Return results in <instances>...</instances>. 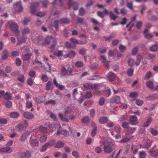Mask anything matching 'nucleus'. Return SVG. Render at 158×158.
Masks as SVG:
<instances>
[{"label": "nucleus", "instance_id": "nucleus-19", "mask_svg": "<svg viewBox=\"0 0 158 158\" xmlns=\"http://www.w3.org/2000/svg\"><path fill=\"white\" fill-rule=\"evenodd\" d=\"M108 78L110 81H114L115 78V74L112 72H109L108 74Z\"/></svg>", "mask_w": 158, "mask_h": 158}, {"label": "nucleus", "instance_id": "nucleus-43", "mask_svg": "<svg viewBox=\"0 0 158 158\" xmlns=\"http://www.w3.org/2000/svg\"><path fill=\"white\" fill-rule=\"evenodd\" d=\"M60 22L63 24H67L69 23V20L67 18H64L60 19Z\"/></svg>", "mask_w": 158, "mask_h": 158}, {"label": "nucleus", "instance_id": "nucleus-7", "mask_svg": "<svg viewBox=\"0 0 158 158\" xmlns=\"http://www.w3.org/2000/svg\"><path fill=\"white\" fill-rule=\"evenodd\" d=\"M20 157L22 158H29L31 155V152L29 150L20 153Z\"/></svg>", "mask_w": 158, "mask_h": 158}, {"label": "nucleus", "instance_id": "nucleus-47", "mask_svg": "<svg viewBox=\"0 0 158 158\" xmlns=\"http://www.w3.org/2000/svg\"><path fill=\"white\" fill-rule=\"evenodd\" d=\"M75 65L78 68H80L83 66L84 64L82 62L79 61L75 63Z\"/></svg>", "mask_w": 158, "mask_h": 158}, {"label": "nucleus", "instance_id": "nucleus-14", "mask_svg": "<svg viewBox=\"0 0 158 158\" xmlns=\"http://www.w3.org/2000/svg\"><path fill=\"white\" fill-rule=\"evenodd\" d=\"M23 116L25 118L27 119H31L33 118L34 116L32 113L27 111L24 113Z\"/></svg>", "mask_w": 158, "mask_h": 158}, {"label": "nucleus", "instance_id": "nucleus-23", "mask_svg": "<svg viewBox=\"0 0 158 158\" xmlns=\"http://www.w3.org/2000/svg\"><path fill=\"white\" fill-rule=\"evenodd\" d=\"M145 37L148 39H150L153 37V35L150 34L148 33V30L145 29L144 32Z\"/></svg>", "mask_w": 158, "mask_h": 158}, {"label": "nucleus", "instance_id": "nucleus-11", "mask_svg": "<svg viewBox=\"0 0 158 158\" xmlns=\"http://www.w3.org/2000/svg\"><path fill=\"white\" fill-rule=\"evenodd\" d=\"M39 6V4L38 2L33 3L31 4L30 7V10L32 14H34L36 11V8Z\"/></svg>", "mask_w": 158, "mask_h": 158}, {"label": "nucleus", "instance_id": "nucleus-13", "mask_svg": "<svg viewBox=\"0 0 158 158\" xmlns=\"http://www.w3.org/2000/svg\"><path fill=\"white\" fill-rule=\"evenodd\" d=\"M32 56V53H28L26 54L23 55L22 56V59L23 60L25 61H27L30 60L31 58V57Z\"/></svg>", "mask_w": 158, "mask_h": 158}, {"label": "nucleus", "instance_id": "nucleus-1", "mask_svg": "<svg viewBox=\"0 0 158 158\" xmlns=\"http://www.w3.org/2000/svg\"><path fill=\"white\" fill-rule=\"evenodd\" d=\"M102 145H103V150L105 153L109 154L111 153L113 149V144L108 141H104Z\"/></svg>", "mask_w": 158, "mask_h": 158}, {"label": "nucleus", "instance_id": "nucleus-32", "mask_svg": "<svg viewBox=\"0 0 158 158\" xmlns=\"http://www.w3.org/2000/svg\"><path fill=\"white\" fill-rule=\"evenodd\" d=\"M47 112L48 114H50V117L52 118L54 120H57V118L56 116V115L53 113L52 112H51V111L49 110H48L47 111Z\"/></svg>", "mask_w": 158, "mask_h": 158}, {"label": "nucleus", "instance_id": "nucleus-3", "mask_svg": "<svg viewBox=\"0 0 158 158\" xmlns=\"http://www.w3.org/2000/svg\"><path fill=\"white\" fill-rule=\"evenodd\" d=\"M10 28L11 30L15 33L16 36H18L19 35L20 33L19 31V26L15 23H13L10 25Z\"/></svg>", "mask_w": 158, "mask_h": 158}, {"label": "nucleus", "instance_id": "nucleus-12", "mask_svg": "<svg viewBox=\"0 0 158 158\" xmlns=\"http://www.w3.org/2000/svg\"><path fill=\"white\" fill-rule=\"evenodd\" d=\"M73 1V0H69L68 4L69 6H72L74 10H76L78 9V4L76 2Z\"/></svg>", "mask_w": 158, "mask_h": 158}, {"label": "nucleus", "instance_id": "nucleus-29", "mask_svg": "<svg viewBox=\"0 0 158 158\" xmlns=\"http://www.w3.org/2000/svg\"><path fill=\"white\" fill-rule=\"evenodd\" d=\"M32 106L33 105L32 102L31 101H27L26 103V107L28 109L31 108V111H32L33 109L32 108Z\"/></svg>", "mask_w": 158, "mask_h": 158}, {"label": "nucleus", "instance_id": "nucleus-48", "mask_svg": "<svg viewBox=\"0 0 158 158\" xmlns=\"http://www.w3.org/2000/svg\"><path fill=\"white\" fill-rule=\"evenodd\" d=\"M72 154V156L75 158H78L80 156L79 153L76 151H73Z\"/></svg>", "mask_w": 158, "mask_h": 158}, {"label": "nucleus", "instance_id": "nucleus-54", "mask_svg": "<svg viewBox=\"0 0 158 158\" xmlns=\"http://www.w3.org/2000/svg\"><path fill=\"white\" fill-rule=\"evenodd\" d=\"M52 82L50 81H49L48 83H47V85L46 86V90H49L51 87V86L52 84Z\"/></svg>", "mask_w": 158, "mask_h": 158}, {"label": "nucleus", "instance_id": "nucleus-50", "mask_svg": "<svg viewBox=\"0 0 158 158\" xmlns=\"http://www.w3.org/2000/svg\"><path fill=\"white\" fill-rule=\"evenodd\" d=\"M59 22V21L57 20H55L53 26L56 30H57L58 29Z\"/></svg>", "mask_w": 158, "mask_h": 158}, {"label": "nucleus", "instance_id": "nucleus-49", "mask_svg": "<svg viewBox=\"0 0 158 158\" xmlns=\"http://www.w3.org/2000/svg\"><path fill=\"white\" fill-rule=\"evenodd\" d=\"M79 15L81 16H83L85 14V11L83 7L80 8L79 10Z\"/></svg>", "mask_w": 158, "mask_h": 158}, {"label": "nucleus", "instance_id": "nucleus-57", "mask_svg": "<svg viewBox=\"0 0 158 158\" xmlns=\"http://www.w3.org/2000/svg\"><path fill=\"white\" fill-rule=\"evenodd\" d=\"M55 142V140L53 139L51 140L48 142L47 143H46L48 147H51L54 145Z\"/></svg>", "mask_w": 158, "mask_h": 158}, {"label": "nucleus", "instance_id": "nucleus-16", "mask_svg": "<svg viewBox=\"0 0 158 158\" xmlns=\"http://www.w3.org/2000/svg\"><path fill=\"white\" fill-rule=\"evenodd\" d=\"M61 134L64 136H67L69 134V131L67 130H63L61 131L58 130L57 132V135H59Z\"/></svg>", "mask_w": 158, "mask_h": 158}, {"label": "nucleus", "instance_id": "nucleus-26", "mask_svg": "<svg viewBox=\"0 0 158 158\" xmlns=\"http://www.w3.org/2000/svg\"><path fill=\"white\" fill-rule=\"evenodd\" d=\"M142 58V56L140 54H138L137 56V59L135 62V64L136 66H138Z\"/></svg>", "mask_w": 158, "mask_h": 158}, {"label": "nucleus", "instance_id": "nucleus-21", "mask_svg": "<svg viewBox=\"0 0 158 158\" xmlns=\"http://www.w3.org/2000/svg\"><path fill=\"white\" fill-rule=\"evenodd\" d=\"M52 36H48L44 40V42L43 43L42 45H44L46 44H48L50 43L51 39L52 38Z\"/></svg>", "mask_w": 158, "mask_h": 158}, {"label": "nucleus", "instance_id": "nucleus-31", "mask_svg": "<svg viewBox=\"0 0 158 158\" xmlns=\"http://www.w3.org/2000/svg\"><path fill=\"white\" fill-rule=\"evenodd\" d=\"M18 80L22 83H24L25 81V77L23 74L19 75L18 77Z\"/></svg>", "mask_w": 158, "mask_h": 158}, {"label": "nucleus", "instance_id": "nucleus-62", "mask_svg": "<svg viewBox=\"0 0 158 158\" xmlns=\"http://www.w3.org/2000/svg\"><path fill=\"white\" fill-rule=\"evenodd\" d=\"M29 75L30 77H35V73L34 71H31L29 73Z\"/></svg>", "mask_w": 158, "mask_h": 158}, {"label": "nucleus", "instance_id": "nucleus-58", "mask_svg": "<svg viewBox=\"0 0 158 158\" xmlns=\"http://www.w3.org/2000/svg\"><path fill=\"white\" fill-rule=\"evenodd\" d=\"M136 103L138 106L142 105L143 103V100L137 99L136 100Z\"/></svg>", "mask_w": 158, "mask_h": 158}, {"label": "nucleus", "instance_id": "nucleus-51", "mask_svg": "<svg viewBox=\"0 0 158 158\" xmlns=\"http://www.w3.org/2000/svg\"><path fill=\"white\" fill-rule=\"evenodd\" d=\"M152 73H151V72H147L145 76V77H144V79L145 80H148V79L149 78L151 75H152Z\"/></svg>", "mask_w": 158, "mask_h": 158}, {"label": "nucleus", "instance_id": "nucleus-64", "mask_svg": "<svg viewBox=\"0 0 158 158\" xmlns=\"http://www.w3.org/2000/svg\"><path fill=\"white\" fill-rule=\"evenodd\" d=\"M151 133L152 134V135H156L158 134V131L153 128H152L151 130Z\"/></svg>", "mask_w": 158, "mask_h": 158}, {"label": "nucleus", "instance_id": "nucleus-2", "mask_svg": "<svg viewBox=\"0 0 158 158\" xmlns=\"http://www.w3.org/2000/svg\"><path fill=\"white\" fill-rule=\"evenodd\" d=\"M122 128L119 127H115L114 128V131H112L110 130L112 135L115 137L116 139H118L121 137L120 132Z\"/></svg>", "mask_w": 158, "mask_h": 158}, {"label": "nucleus", "instance_id": "nucleus-42", "mask_svg": "<svg viewBox=\"0 0 158 158\" xmlns=\"http://www.w3.org/2000/svg\"><path fill=\"white\" fill-rule=\"evenodd\" d=\"M22 34L23 35L30 33V30L28 28H26L22 31Z\"/></svg>", "mask_w": 158, "mask_h": 158}, {"label": "nucleus", "instance_id": "nucleus-45", "mask_svg": "<svg viewBox=\"0 0 158 158\" xmlns=\"http://www.w3.org/2000/svg\"><path fill=\"white\" fill-rule=\"evenodd\" d=\"M129 123L127 122H124L122 125V127L127 130L129 127Z\"/></svg>", "mask_w": 158, "mask_h": 158}, {"label": "nucleus", "instance_id": "nucleus-28", "mask_svg": "<svg viewBox=\"0 0 158 158\" xmlns=\"http://www.w3.org/2000/svg\"><path fill=\"white\" fill-rule=\"evenodd\" d=\"M76 54V52L74 51L71 50L68 52L67 56L69 58H72L75 56Z\"/></svg>", "mask_w": 158, "mask_h": 158}, {"label": "nucleus", "instance_id": "nucleus-41", "mask_svg": "<svg viewBox=\"0 0 158 158\" xmlns=\"http://www.w3.org/2000/svg\"><path fill=\"white\" fill-rule=\"evenodd\" d=\"M140 158H145L147 154L146 152L144 151H140L139 153Z\"/></svg>", "mask_w": 158, "mask_h": 158}, {"label": "nucleus", "instance_id": "nucleus-63", "mask_svg": "<svg viewBox=\"0 0 158 158\" xmlns=\"http://www.w3.org/2000/svg\"><path fill=\"white\" fill-rule=\"evenodd\" d=\"M105 101V99L104 98H100L99 102V105L101 106H103L104 104Z\"/></svg>", "mask_w": 158, "mask_h": 158}, {"label": "nucleus", "instance_id": "nucleus-59", "mask_svg": "<svg viewBox=\"0 0 158 158\" xmlns=\"http://www.w3.org/2000/svg\"><path fill=\"white\" fill-rule=\"evenodd\" d=\"M86 51V49L85 48H83L80 50L79 53L82 56H85Z\"/></svg>", "mask_w": 158, "mask_h": 158}, {"label": "nucleus", "instance_id": "nucleus-39", "mask_svg": "<svg viewBox=\"0 0 158 158\" xmlns=\"http://www.w3.org/2000/svg\"><path fill=\"white\" fill-rule=\"evenodd\" d=\"M146 85L151 89H153L154 86L153 83L151 81H149L147 82Z\"/></svg>", "mask_w": 158, "mask_h": 158}, {"label": "nucleus", "instance_id": "nucleus-35", "mask_svg": "<svg viewBox=\"0 0 158 158\" xmlns=\"http://www.w3.org/2000/svg\"><path fill=\"white\" fill-rule=\"evenodd\" d=\"M19 115V114L17 112H13L11 113L10 114V116L13 118H16L18 117Z\"/></svg>", "mask_w": 158, "mask_h": 158}, {"label": "nucleus", "instance_id": "nucleus-34", "mask_svg": "<svg viewBox=\"0 0 158 158\" xmlns=\"http://www.w3.org/2000/svg\"><path fill=\"white\" fill-rule=\"evenodd\" d=\"M12 96L11 94L9 92H6L4 95V98L6 100L10 99Z\"/></svg>", "mask_w": 158, "mask_h": 158}, {"label": "nucleus", "instance_id": "nucleus-9", "mask_svg": "<svg viewBox=\"0 0 158 158\" xmlns=\"http://www.w3.org/2000/svg\"><path fill=\"white\" fill-rule=\"evenodd\" d=\"M121 101V98L118 96H115L112 97L110 99V102L112 103H119Z\"/></svg>", "mask_w": 158, "mask_h": 158}, {"label": "nucleus", "instance_id": "nucleus-17", "mask_svg": "<svg viewBox=\"0 0 158 158\" xmlns=\"http://www.w3.org/2000/svg\"><path fill=\"white\" fill-rule=\"evenodd\" d=\"M104 11L105 12V13L106 14H110V17L111 18V19L114 20H115L117 17V16L114 15L111 11L109 12L106 9H105L104 10Z\"/></svg>", "mask_w": 158, "mask_h": 158}, {"label": "nucleus", "instance_id": "nucleus-53", "mask_svg": "<svg viewBox=\"0 0 158 158\" xmlns=\"http://www.w3.org/2000/svg\"><path fill=\"white\" fill-rule=\"evenodd\" d=\"M81 121L83 123H86L89 121V118L88 117L86 116L82 118Z\"/></svg>", "mask_w": 158, "mask_h": 158}, {"label": "nucleus", "instance_id": "nucleus-18", "mask_svg": "<svg viewBox=\"0 0 158 158\" xmlns=\"http://www.w3.org/2000/svg\"><path fill=\"white\" fill-rule=\"evenodd\" d=\"M26 37L23 36L21 39L19 38H18L17 45H19L25 42L26 41Z\"/></svg>", "mask_w": 158, "mask_h": 158}, {"label": "nucleus", "instance_id": "nucleus-4", "mask_svg": "<svg viewBox=\"0 0 158 158\" xmlns=\"http://www.w3.org/2000/svg\"><path fill=\"white\" fill-rule=\"evenodd\" d=\"M73 72L72 69L69 67L67 69L63 67L61 70V74L62 76H69L72 75Z\"/></svg>", "mask_w": 158, "mask_h": 158}, {"label": "nucleus", "instance_id": "nucleus-46", "mask_svg": "<svg viewBox=\"0 0 158 158\" xmlns=\"http://www.w3.org/2000/svg\"><path fill=\"white\" fill-rule=\"evenodd\" d=\"M128 63L129 66H133L135 64L134 60L133 59L130 58L128 60Z\"/></svg>", "mask_w": 158, "mask_h": 158}, {"label": "nucleus", "instance_id": "nucleus-24", "mask_svg": "<svg viewBox=\"0 0 158 158\" xmlns=\"http://www.w3.org/2000/svg\"><path fill=\"white\" fill-rule=\"evenodd\" d=\"M107 118L105 117H102L99 118V122L101 124H104L107 122Z\"/></svg>", "mask_w": 158, "mask_h": 158}, {"label": "nucleus", "instance_id": "nucleus-56", "mask_svg": "<svg viewBox=\"0 0 158 158\" xmlns=\"http://www.w3.org/2000/svg\"><path fill=\"white\" fill-rule=\"evenodd\" d=\"M70 40L73 44H78V40L74 38H71L70 39Z\"/></svg>", "mask_w": 158, "mask_h": 158}, {"label": "nucleus", "instance_id": "nucleus-8", "mask_svg": "<svg viewBox=\"0 0 158 158\" xmlns=\"http://www.w3.org/2000/svg\"><path fill=\"white\" fill-rule=\"evenodd\" d=\"M129 121L131 124L133 125H136L138 123L137 118L135 115L131 116Z\"/></svg>", "mask_w": 158, "mask_h": 158}, {"label": "nucleus", "instance_id": "nucleus-30", "mask_svg": "<svg viewBox=\"0 0 158 158\" xmlns=\"http://www.w3.org/2000/svg\"><path fill=\"white\" fill-rule=\"evenodd\" d=\"M53 53L55 55L59 57L62 56L63 55V51L60 50H57L56 51L53 52Z\"/></svg>", "mask_w": 158, "mask_h": 158}, {"label": "nucleus", "instance_id": "nucleus-6", "mask_svg": "<svg viewBox=\"0 0 158 158\" xmlns=\"http://www.w3.org/2000/svg\"><path fill=\"white\" fill-rule=\"evenodd\" d=\"M29 143L30 145L32 147L38 146L39 144L38 141L35 139H34L32 136L30 138Z\"/></svg>", "mask_w": 158, "mask_h": 158}, {"label": "nucleus", "instance_id": "nucleus-52", "mask_svg": "<svg viewBox=\"0 0 158 158\" xmlns=\"http://www.w3.org/2000/svg\"><path fill=\"white\" fill-rule=\"evenodd\" d=\"M71 110V107L69 106H67L64 109V114L66 115L69 113Z\"/></svg>", "mask_w": 158, "mask_h": 158}, {"label": "nucleus", "instance_id": "nucleus-61", "mask_svg": "<svg viewBox=\"0 0 158 158\" xmlns=\"http://www.w3.org/2000/svg\"><path fill=\"white\" fill-rule=\"evenodd\" d=\"M138 93L135 92H133L131 93L130 94V97L131 98H134L137 96Z\"/></svg>", "mask_w": 158, "mask_h": 158}, {"label": "nucleus", "instance_id": "nucleus-5", "mask_svg": "<svg viewBox=\"0 0 158 158\" xmlns=\"http://www.w3.org/2000/svg\"><path fill=\"white\" fill-rule=\"evenodd\" d=\"M28 126V123L25 120L19 123L18 125H16V127L19 130H23L27 128Z\"/></svg>", "mask_w": 158, "mask_h": 158}, {"label": "nucleus", "instance_id": "nucleus-27", "mask_svg": "<svg viewBox=\"0 0 158 158\" xmlns=\"http://www.w3.org/2000/svg\"><path fill=\"white\" fill-rule=\"evenodd\" d=\"M47 136L46 135H44L41 136L39 139V140L41 143H44L47 140Z\"/></svg>", "mask_w": 158, "mask_h": 158}, {"label": "nucleus", "instance_id": "nucleus-38", "mask_svg": "<svg viewBox=\"0 0 158 158\" xmlns=\"http://www.w3.org/2000/svg\"><path fill=\"white\" fill-rule=\"evenodd\" d=\"M158 49V45L157 44L152 45L150 48V50L152 52H156Z\"/></svg>", "mask_w": 158, "mask_h": 158}, {"label": "nucleus", "instance_id": "nucleus-15", "mask_svg": "<svg viewBox=\"0 0 158 158\" xmlns=\"http://www.w3.org/2000/svg\"><path fill=\"white\" fill-rule=\"evenodd\" d=\"M12 152V150L9 147H3L0 149L1 152L10 153Z\"/></svg>", "mask_w": 158, "mask_h": 158}, {"label": "nucleus", "instance_id": "nucleus-10", "mask_svg": "<svg viewBox=\"0 0 158 158\" xmlns=\"http://www.w3.org/2000/svg\"><path fill=\"white\" fill-rule=\"evenodd\" d=\"M14 8L16 10L20 12L23 10L22 6L20 1H19L14 5Z\"/></svg>", "mask_w": 158, "mask_h": 158}, {"label": "nucleus", "instance_id": "nucleus-40", "mask_svg": "<svg viewBox=\"0 0 158 158\" xmlns=\"http://www.w3.org/2000/svg\"><path fill=\"white\" fill-rule=\"evenodd\" d=\"M48 147H49L48 146L46 143L40 149V151L41 152H44L47 149Z\"/></svg>", "mask_w": 158, "mask_h": 158}, {"label": "nucleus", "instance_id": "nucleus-44", "mask_svg": "<svg viewBox=\"0 0 158 158\" xmlns=\"http://www.w3.org/2000/svg\"><path fill=\"white\" fill-rule=\"evenodd\" d=\"M134 69L132 68L128 69L127 71V74L129 76H131L133 73Z\"/></svg>", "mask_w": 158, "mask_h": 158}, {"label": "nucleus", "instance_id": "nucleus-60", "mask_svg": "<svg viewBox=\"0 0 158 158\" xmlns=\"http://www.w3.org/2000/svg\"><path fill=\"white\" fill-rule=\"evenodd\" d=\"M56 43L55 42L54 44H52L50 48L51 52H53H53H55L54 51V49L55 46L56 45Z\"/></svg>", "mask_w": 158, "mask_h": 158}, {"label": "nucleus", "instance_id": "nucleus-25", "mask_svg": "<svg viewBox=\"0 0 158 158\" xmlns=\"http://www.w3.org/2000/svg\"><path fill=\"white\" fill-rule=\"evenodd\" d=\"M135 127H129L126 130V131L128 132V134H132L135 131Z\"/></svg>", "mask_w": 158, "mask_h": 158}, {"label": "nucleus", "instance_id": "nucleus-36", "mask_svg": "<svg viewBox=\"0 0 158 158\" xmlns=\"http://www.w3.org/2000/svg\"><path fill=\"white\" fill-rule=\"evenodd\" d=\"M92 84L90 83H86L83 85L84 87L87 89H92Z\"/></svg>", "mask_w": 158, "mask_h": 158}, {"label": "nucleus", "instance_id": "nucleus-37", "mask_svg": "<svg viewBox=\"0 0 158 158\" xmlns=\"http://www.w3.org/2000/svg\"><path fill=\"white\" fill-rule=\"evenodd\" d=\"M8 56V53L7 51V50L4 51L2 56V59L4 60L6 59Z\"/></svg>", "mask_w": 158, "mask_h": 158}, {"label": "nucleus", "instance_id": "nucleus-20", "mask_svg": "<svg viewBox=\"0 0 158 158\" xmlns=\"http://www.w3.org/2000/svg\"><path fill=\"white\" fill-rule=\"evenodd\" d=\"M30 135V133L28 132H24L21 136L20 138V140L22 142L25 141Z\"/></svg>", "mask_w": 158, "mask_h": 158}, {"label": "nucleus", "instance_id": "nucleus-22", "mask_svg": "<svg viewBox=\"0 0 158 158\" xmlns=\"http://www.w3.org/2000/svg\"><path fill=\"white\" fill-rule=\"evenodd\" d=\"M64 143L62 141H59L57 142L55 145V147L56 148H62L64 146Z\"/></svg>", "mask_w": 158, "mask_h": 158}, {"label": "nucleus", "instance_id": "nucleus-55", "mask_svg": "<svg viewBox=\"0 0 158 158\" xmlns=\"http://www.w3.org/2000/svg\"><path fill=\"white\" fill-rule=\"evenodd\" d=\"M97 130V128L96 126H94L92 129L91 131V135L93 137H94L95 136L96 131Z\"/></svg>", "mask_w": 158, "mask_h": 158}, {"label": "nucleus", "instance_id": "nucleus-33", "mask_svg": "<svg viewBox=\"0 0 158 158\" xmlns=\"http://www.w3.org/2000/svg\"><path fill=\"white\" fill-rule=\"evenodd\" d=\"M152 121V119L151 118H148L147 120L144 124V127H148L150 124L151 122Z\"/></svg>", "mask_w": 158, "mask_h": 158}]
</instances>
